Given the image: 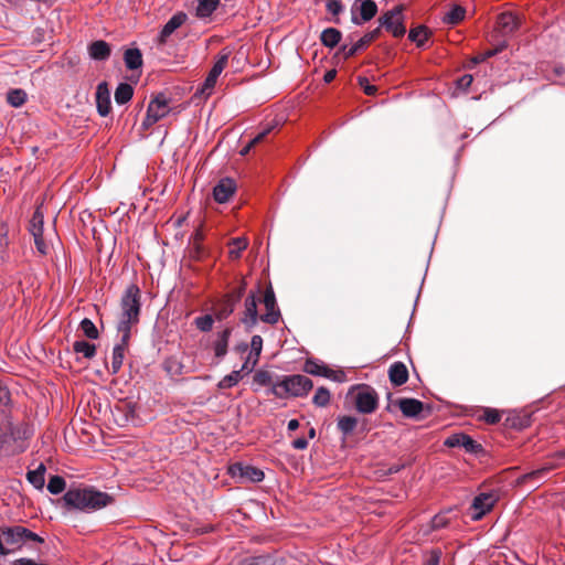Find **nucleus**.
Wrapping results in <instances>:
<instances>
[{
	"instance_id": "obj_1",
	"label": "nucleus",
	"mask_w": 565,
	"mask_h": 565,
	"mask_svg": "<svg viewBox=\"0 0 565 565\" xmlns=\"http://www.w3.org/2000/svg\"><path fill=\"white\" fill-rule=\"evenodd\" d=\"M140 299L141 292L137 285L131 284L125 289L120 301L121 313L117 324V331L119 334H124V338L130 337L132 326L139 321Z\"/></svg>"
},
{
	"instance_id": "obj_2",
	"label": "nucleus",
	"mask_w": 565,
	"mask_h": 565,
	"mask_svg": "<svg viewBox=\"0 0 565 565\" xmlns=\"http://www.w3.org/2000/svg\"><path fill=\"white\" fill-rule=\"evenodd\" d=\"M65 504L70 508L85 512L103 509L111 503L113 498L90 488L70 489L63 497Z\"/></svg>"
},
{
	"instance_id": "obj_3",
	"label": "nucleus",
	"mask_w": 565,
	"mask_h": 565,
	"mask_svg": "<svg viewBox=\"0 0 565 565\" xmlns=\"http://www.w3.org/2000/svg\"><path fill=\"white\" fill-rule=\"evenodd\" d=\"M313 387L312 381L301 374H294L282 376L279 381L275 382L273 387L267 390V395H274L278 398L286 396L301 397L306 396Z\"/></svg>"
},
{
	"instance_id": "obj_4",
	"label": "nucleus",
	"mask_w": 565,
	"mask_h": 565,
	"mask_svg": "<svg viewBox=\"0 0 565 565\" xmlns=\"http://www.w3.org/2000/svg\"><path fill=\"white\" fill-rule=\"evenodd\" d=\"M6 546L12 550V553L20 550L28 542L43 543V539L36 533L21 525L1 527Z\"/></svg>"
},
{
	"instance_id": "obj_5",
	"label": "nucleus",
	"mask_w": 565,
	"mask_h": 565,
	"mask_svg": "<svg viewBox=\"0 0 565 565\" xmlns=\"http://www.w3.org/2000/svg\"><path fill=\"white\" fill-rule=\"evenodd\" d=\"M403 10V6H396L393 9L383 13L379 19V28H384L386 31L391 32L392 35L395 38L403 36L406 33Z\"/></svg>"
},
{
	"instance_id": "obj_6",
	"label": "nucleus",
	"mask_w": 565,
	"mask_h": 565,
	"mask_svg": "<svg viewBox=\"0 0 565 565\" xmlns=\"http://www.w3.org/2000/svg\"><path fill=\"white\" fill-rule=\"evenodd\" d=\"M170 110L171 108L168 98L163 94H159L149 103L141 127L145 130L149 129L156 122L164 118Z\"/></svg>"
},
{
	"instance_id": "obj_7",
	"label": "nucleus",
	"mask_w": 565,
	"mask_h": 565,
	"mask_svg": "<svg viewBox=\"0 0 565 565\" xmlns=\"http://www.w3.org/2000/svg\"><path fill=\"white\" fill-rule=\"evenodd\" d=\"M499 500V493L495 490L481 492L475 497L470 505V518L472 521L481 520L488 512L492 510Z\"/></svg>"
},
{
	"instance_id": "obj_8",
	"label": "nucleus",
	"mask_w": 565,
	"mask_h": 565,
	"mask_svg": "<svg viewBox=\"0 0 565 565\" xmlns=\"http://www.w3.org/2000/svg\"><path fill=\"white\" fill-rule=\"evenodd\" d=\"M377 13V6L373 0H355L351 8V21L355 25L372 20Z\"/></svg>"
},
{
	"instance_id": "obj_9",
	"label": "nucleus",
	"mask_w": 565,
	"mask_h": 565,
	"mask_svg": "<svg viewBox=\"0 0 565 565\" xmlns=\"http://www.w3.org/2000/svg\"><path fill=\"white\" fill-rule=\"evenodd\" d=\"M355 407L362 414H371L377 408L376 392L366 386L363 387L355 396Z\"/></svg>"
},
{
	"instance_id": "obj_10",
	"label": "nucleus",
	"mask_w": 565,
	"mask_h": 565,
	"mask_svg": "<svg viewBox=\"0 0 565 565\" xmlns=\"http://www.w3.org/2000/svg\"><path fill=\"white\" fill-rule=\"evenodd\" d=\"M266 312L260 316V321L276 324L280 319V311L277 307L275 292L271 287L267 288L263 299Z\"/></svg>"
},
{
	"instance_id": "obj_11",
	"label": "nucleus",
	"mask_w": 565,
	"mask_h": 565,
	"mask_svg": "<svg viewBox=\"0 0 565 565\" xmlns=\"http://www.w3.org/2000/svg\"><path fill=\"white\" fill-rule=\"evenodd\" d=\"M522 24V17L514 12H503L497 20L498 30L503 36L513 34Z\"/></svg>"
},
{
	"instance_id": "obj_12",
	"label": "nucleus",
	"mask_w": 565,
	"mask_h": 565,
	"mask_svg": "<svg viewBox=\"0 0 565 565\" xmlns=\"http://www.w3.org/2000/svg\"><path fill=\"white\" fill-rule=\"evenodd\" d=\"M444 444L449 448L462 447L467 452L470 454H478L482 450V446L480 444L475 441L470 436L462 433L450 435Z\"/></svg>"
},
{
	"instance_id": "obj_13",
	"label": "nucleus",
	"mask_w": 565,
	"mask_h": 565,
	"mask_svg": "<svg viewBox=\"0 0 565 565\" xmlns=\"http://www.w3.org/2000/svg\"><path fill=\"white\" fill-rule=\"evenodd\" d=\"M245 310L241 319L247 330H252L260 320L257 311V297L255 292H250L245 299Z\"/></svg>"
},
{
	"instance_id": "obj_14",
	"label": "nucleus",
	"mask_w": 565,
	"mask_h": 565,
	"mask_svg": "<svg viewBox=\"0 0 565 565\" xmlns=\"http://www.w3.org/2000/svg\"><path fill=\"white\" fill-rule=\"evenodd\" d=\"M236 191V183L231 178L221 179L213 189V198L217 203H225Z\"/></svg>"
},
{
	"instance_id": "obj_15",
	"label": "nucleus",
	"mask_w": 565,
	"mask_h": 565,
	"mask_svg": "<svg viewBox=\"0 0 565 565\" xmlns=\"http://www.w3.org/2000/svg\"><path fill=\"white\" fill-rule=\"evenodd\" d=\"M96 107L102 117H106L111 109L110 92L106 82H102L96 88Z\"/></svg>"
},
{
	"instance_id": "obj_16",
	"label": "nucleus",
	"mask_w": 565,
	"mask_h": 565,
	"mask_svg": "<svg viewBox=\"0 0 565 565\" xmlns=\"http://www.w3.org/2000/svg\"><path fill=\"white\" fill-rule=\"evenodd\" d=\"M303 371L311 375L323 376L327 379H332L334 381H341V376L338 375L334 371L330 370L324 364H320L313 360H307L303 365Z\"/></svg>"
},
{
	"instance_id": "obj_17",
	"label": "nucleus",
	"mask_w": 565,
	"mask_h": 565,
	"mask_svg": "<svg viewBox=\"0 0 565 565\" xmlns=\"http://www.w3.org/2000/svg\"><path fill=\"white\" fill-rule=\"evenodd\" d=\"M188 19V15L184 12H178L173 14L168 22L163 25L159 41L160 43H166L167 39L179 29Z\"/></svg>"
},
{
	"instance_id": "obj_18",
	"label": "nucleus",
	"mask_w": 565,
	"mask_h": 565,
	"mask_svg": "<svg viewBox=\"0 0 565 565\" xmlns=\"http://www.w3.org/2000/svg\"><path fill=\"white\" fill-rule=\"evenodd\" d=\"M130 337L124 338V334H120V341L117 343L113 349V356H111V373L117 374L124 362L125 358V351L128 347Z\"/></svg>"
},
{
	"instance_id": "obj_19",
	"label": "nucleus",
	"mask_w": 565,
	"mask_h": 565,
	"mask_svg": "<svg viewBox=\"0 0 565 565\" xmlns=\"http://www.w3.org/2000/svg\"><path fill=\"white\" fill-rule=\"evenodd\" d=\"M243 288H241L235 296H231L224 299L216 309L215 318L217 320H224L228 318L233 313L236 303L241 300Z\"/></svg>"
},
{
	"instance_id": "obj_20",
	"label": "nucleus",
	"mask_w": 565,
	"mask_h": 565,
	"mask_svg": "<svg viewBox=\"0 0 565 565\" xmlns=\"http://www.w3.org/2000/svg\"><path fill=\"white\" fill-rule=\"evenodd\" d=\"M388 377L393 385L401 386L408 380V371L404 363L395 362L390 366Z\"/></svg>"
},
{
	"instance_id": "obj_21",
	"label": "nucleus",
	"mask_w": 565,
	"mask_h": 565,
	"mask_svg": "<svg viewBox=\"0 0 565 565\" xmlns=\"http://www.w3.org/2000/svg\"><path fill=\"white\" fill-rule=\"evenodd\" d=\"M397 404L405 417H416L424 408V404L415 398H401Z\"/></svg>"
},
{
	"instance_id": "obj_22",
	"label": "nucleus",
	"mask_w": 565,
	"mask_h": 565,
	"mask_svg": "<svg viewBox=\"0 0 565 565\" xmlns=\"http://www.w3.org/2000/svg\"><path fill=\"white\" fill-rule=\"evenodd\" d=\"M231 334V328H225L223 331L217 333V337L212 345L214 354L217 359H223L226 355Z\"/></svg>"
},
{
	"instance_id": "obj_23",
	"label": "nucleus",
	"mask_w": 565,
	"mask_h": 565,
	"mask_svg": "<svg viewBox=\"0 0 565 565\" xmlns=\"http://www.w3.org/2000/svg\"><path fill=\"white\" fill-rule=\"evenodd\" d=\"M89 56L95 61H106L110 55V46L103 40L95 41L88 46Z\"/></svg>"
},
{
	"instance_id": "obj_24",
	"label": "nucleus",
	"mask_w": 565,
	"mask_h": 565,
	"mask_svg": "<svg viewBox=\"0 0 565 565\" xmlns=\"http://www.w3.org/2000/svg\"><path fill=\"white\" fill-rule=\"evenodd\" d=\"M239 471L241 477L252 481V482H260L263 481L265 475L262 470L253 467V466H243L237 465L233 468V473L235 475V470Z\"/></svg>"
},
{
	"instance_id": "obj_25",
	"label": "nucleus",
	"mask_w": 565,
	"mask_h": 565,
	"mask_svg": "<svg viewBox=\"0 0 565 565\" xmlns=\"http://www.w3.org/2000/svg\"><path fill=\"white\" fill-rule=\"evenodd\" d=\"M45 471L44 463H40L36 469L26 472V479L35 489L42 490L45 484Z\"/></svg>"
},
{
	"instance_id": "obj_26",
	"label": "nucleus",
	"mask_w": 565,
	"mask_h": 565,
	"mask_svg": "<svg viewBox=\"0 0 565 565\" xmlns=\"http://www.w3.org/2000/svg\"><path fill=\"white\" fill-rule=\"evenodd\" d=\"M342 39V33L335 28H328L321 32V43L330 49L335 47Z\"/></svg>"
},
{
	"instance_id": "obj_27",
	"label": "nucleus",
	"mask_w": 565,
	"mask_h": 565,
	"mask_svg": "<svg viewBox=\"0 0 565 565\" xmlns=\"http://www.w3.org/2000/svg\"><path fill=\"white\" fill-rule=\"evenodd\" d=\"M125 65L128 70H137L142 65V54L139 49H128L124 54Z\"/></svg>"
},
{
	"instance_id": "obj_28",
	"label": "nucleus",
	"mask_w": 565,
	"mask_h": 565,
	"mask_svg": "<svg viewBox=\"0 0 565 565\" xmlns=\"http://www.w3.org/2000/svg\"><path fill=\"white\" fill-rule=\"evenodd\" d=\"M220 4V0H198L195 14L198 18L205 19L212 15Z\"/></svg>"
},
{
	"instance_id": "obj_29",
	"label": "nucleus",
	"mask_w": 565,
	"mask_h": 565,
	"mask_svg": "<svg viewBox=\"0 0 565 565\" xmlns=\"http://www.w3.org/2000/svg\"><path fill=\"white\" fill-rule=\"evenodd\" d=\"M134 95V88L130 84L120 83L115 90V100L119 105L128 103Z\"/></svg>"
},
{
	"instance_id": "obj_30",
	"label": "nucleus",
	"mask_w": 565,
	"mask_h": 565,
	"mask_svg": "<svg viewBox=\"0 0 565 565\" xmlns=\"http://www.w3.org/2000/svg\"><path fill=\"white\" fill-rule=\"evenodd\" d=\"M466 9L461 6H454L444 17V22L447 24H458L465 19Z\"/></svg>"
},
{
	"instance_id": "obj_31",
	"label": "nucleus",
	"mask_w": 565,
	"mask_h": 565,
	"mask_svg": "<svg viewBox=\"0 0 565 565\" xmlns=\"http://www.w3.org/2000/svg\"><path fill=\"white\" fill-rule=\"evenodd\" d=\"M231 52L227 50H222L216 57V61L213 65V67L210 71V74L213 76H220L224 68L227 65L228 58H230Z\"/></svg>"
},
{
	"instance_id": "obj_32",
	"label": "nucleus",
	"mask_w": 565,
	"mask_h": 565,
	"mask_svg": "<svg viewBox=\"0 0 565 565\" xmlns=\"http://www.w3.org/2000/svg\"><path fill=\"white\" fill-rule=\"evenodd\" d=\"M358 425V419L353 416H341L338 419V429L344 435L349 436L353 433Z\"/></svg>"
},
{
	"instance_id": "obj_33",
	"label": "nucleus",
	"mask_w": 565,
	"mask_h": 565,
	"mask_svg": "<svg viewBox=\"0 0 565 565\" xmlns=\"http://www.w3.org/2000/svg\"><path fill=\"white\" fill-rule=\"evenodd\" d=\"M73 349L76 353L82 354L86 359H92L96 354V347L84 340L75 341Z\"/></svg>"
},
{
	"instance_id": "obj_34",
	"label": "nucleus",
	"mask_w": 565,
	"mask_h": 565,
	"mask_svg": "<svg viewBox=\"0 0 565 565\" xmlns=\"http://www.w3.org/2000/svg\"><path fill=\"white\" fill-rule=\"evenodd\" d=\"M43 225H44V215L41 212L40 207H38L30 221V233L32 235L43 234Z\"/></svg>"
},
{
	"instance_id": "obj_35",
	"label": "nucleus",
	"mask_w": 565,
	"mask_h": 565,
	"mask_svg": "<svg viewBox=\"0 0 565 565\" xmlns=\"http://www.w3.org/2000/svg\"><path fill=\"white\" fill-rule=\"evenodd\" d=\"M248 242L245 237H236L233 238L230 243V257L232 259H237L241 257V253L247 247Z\"/></svg>"
},
{
	"instance_id": "obj_36",
	"label": "nucleus",
	"mask_w": 565,
	"mask_h": 565,
	"mask_svg": "<svg viewBox=\"0 0 565 565\" xmlns=\"http://www.w3.org/2000/svg\"><path fill=\"white\" fill-rule=\"evenodd\" d=\"M243 379L241 371H232L230 374L225 375L217 384V387L221 390L234 387L239 383Z\"/></svg>"
},
{
	"instance_id": "obj_37",
	"label": "nucleus",
	"mask_w": 565,
	"mask_h": 565,
	"mask_svg": "<svg viewBox=\"0 0 565 565\" xmlns=\"http://www.w3.org/2000/svg\"><path fill=\"white\" fill-rule=\"evenodd\" d=\"M26 100V93L23 89H11L7 94V102L12 107H20Z\"/></svg>"
},
{
	"instance_id": "obj_38",
	"label": "nucleus",
	"mask_w": 565,
	"mask_h": 565,
	"mask_svg": "<svg viewBox=\"0 0 565 565\" xmlns=\"http://www.w3.org/2000/svg\"><path fill=\"white\" fill-rule=\"evenodd\" d=\"M408 39L417 44V46H424L428 39V30L426 26H417L412 29L408 33Z\"/></svg>"
},
{
	"instance_id": "obj_39",
	"label": "nucleus",
	"mask_w": 565,
	"mask_h": 565,
	"mask_svg": "<svg viewBox=\"0 0 565 565\" xmlns=\"http://www.w3.org/2000/svg\"><path fill=\"white\" fill-rule=\"evenodd\" d=\"M253 384L257 386H270L275 384L273 381V374L266 370H258L253 377Z\"/></svg>"
},
{
	"instance_id": "obj_40",
	"label": "nucleus",
	"mask_w": 565,
	"mask_h": 565,
	"mask_svg": "<svg viewBox=\"0 0 565 565\" xmlns=\"http://www.w3.org/2000/svg\"><path fill=\"white\" fill-rule=\"evenodd\" d=\"M263 349V339L260 335H253L250 340V352L252 356H254L252 361V367H255V365L258 363L259 355L262 353Z\"/></svg>"
},
{
	"instance_id": "obj_41",
	"label": "nucleus",
	"mask_w": 565,
	"mask_h": 565,
	"mask_svg": "<svg viewBox=\"0 0 565 565\" xmlns=\"http://www.w3.org/2000/svg\"><path fill=\"white\" fill-rule=\"evenodd\" d=\"M66 482L61 476H53L47 483V490L52 494H60L65 490Z\"/></svg>"
},
{
	"instance_id": "obj_42",
	"label": "nucleus",
	"mask_w": 565,
	"mask_h": 565,
	"mask_svg": "<svg viewBox=\"0 0 565 565\" xmlns=\"http://www.w3.org/2000/svg\"><path fill=\"white\" fill-rule=\"evenodd\" d=\"M330 392L326 387L321 386L319 387L312 398V403L318 407H324L330 402Z\"/></svg>"
},
{
	"instance_id": "obj_43",
	"label": "nucleus",
	"mask_w": 565,
	"mask_h": 565,
	"mask_svg": "<svg viewBox=\"0 0 565 565\" xmlns=\"http://www.w3.org/2000/svg\"><path fill=\"white\" fill-rule=\"evenodd\" d=\"M79 328L88 339L95 340L98 338V330L90 319L84 318L79 323Z\"/></svg>"
},
{
	"instance_id": "obj_44",
	"label": "nucleus",
	"mask_w": 565,
	"mask_h": 565,
	"mask_svg": "<svg viewBox=\"0 0 565 565\" xmlns=\"http://www.w3.org/2000/svg\"><path fill=\"white\" fill-rule=\"evenodd\" d=\"M380 35V28H376L367 33H365L361 39L355 42V45L359 50L365 49L371 42L376 40Z\"/></svg>"
},
{
	"instance_id": "obj_45",
	"label": "nucleus",
	"mask_w": 565,
	"mask_h": 565,
	"mask_svg": "<svg viewBox=\"0 0 565 565\" xmlns=\"http://www.w3.org/2000/svg\"><path fill=\"white\" fill-rule=\"evenodd\" d=\"M213 317L211 315H204L195 318V327L202 332H209L213 327Z\"/></svg>"
},
{
	"instance_id": "obj_46",
	"label": "nucleus",
	"mask_w": 565,
	"mask_h": 565,
	"mask_svg": "<svg viewBox=\"0 0 565 565\" xmlns=\"http://www.w3.org/2000/svg\"><path fill=\"white\" fill-rule=\"evenodd\" d=\"M271 130V127L263 130L262 132H259L257 136H255L242 150H241V154L242 156H246L250 149L253 147H255L257 143H259L260 141L264 140V138L269 134V131Z\"/></svg>"
},
{
	"instance_id": "obj_47",
	"label": "nucleus",
	"mask_w": 565,
	"mask_h": 565,
	"mask_svg": "<svg viewBox=\"0 0 565 565\" xmlns=\"http://www.w3.org/2000/svg\"><path fill=\"white\" fill-rule=\"evenodd\" d=\"M217 78H218L217 76H213L212 74L209 73L200 88V93L202 95L210 96L215 84H216Z\"/></svg>"
},
{
	"instance_id": "obj_48",
	"label": "nucleus",
	"mask_w": 565,
	"mask_h": 565,
	"mask_svg": "<svg viewBox=\"0 0 565 565\" xmlns=\"http://www.w3.org/2000/svg\"><path fill=\"white\" fill-rule=\"evenodd\" d=\"M481 418L484 419V422H487L488 424L493 425L500 422L501 415L497 409L484 408Z\"/></svg>"
},
{
	"instance_id": "obj_49",
	"label": "nucleus",
	"mask_w": 565,
	"mask_h": 565,
	"mask_svg": "<svg viewBox=\"0 0 565 565\" xmlns=\"http://www.w3.org/2000/svg\"><path fill=\"white\" fill-rule=\"evenodd\" d=\"M10 391L6 386L0 385V413H6L10 404Z\"/></svg>"
},
{
	"instance_id": "obj_50",
	"label": "nucleus",
	"mask_w": 565,
	"mask_h": 565,
	"mask_svg": "<svg viewBox=\"0 0 565 565\" xmlns=\"http://www.w3.org/2000/svg\"><path fill=\"white\" fill-rule=\"evenodd\" d=\"M359 47L354 44H352L351 46L347 45V44H343L340 46L339 51L337 52V56L339 55H342L343 58H349L353 55H355L358 52H359Z\"/></svg>"
},
{
	"instance_id": "obj_51",
	"label": "nucleus",
	"mask_w": 565,
	"mask_h": 565,
	"mask_svg": "<svg viewBox=\"0 0 565 565\" xmlns=\"http://www.w3.org/2000/svg\"><path fill=\"white\" fill-rule=\"evenodd\" d=\"M326 8L333 15H339L343 11V4L340 0H328Z\"/></svg>"
},
{
	"instance_id": "obj_52",
	"label": "nucleus",
	"mask_w": 565,
	"mask_h": 565,
	"mask_svg": "<svg viewBox=\"0 0 565 565\" xmlns=\"http://www.w3.org/2000/svg\"><path fill=\"white\" fill-rule=\"evenodd\" d=\"M507 46V43L502 42L494 50L486 51L484 53L480 54V61H486L487 58L494 56L495 54L502 52Z\"/></svg>"
},
{
	"instance_id": "obj_53",
	"label": "nucleus",
	"mask_w": 565,
	"mask_h": 565,
	"mask_svg": "<svg viewBox=\"0 0 565 565\" xmlns=\"http://www.w3.org/2000/svg\"><path fill=\"white\" fill-rule=\"evenodd\" d=\"M34 238V244L36 246V249L42 254L45 255L47 253V245L45 244L43 239V234L32 235Z\"/></svg>"
},
{
	"instance_id": "obj_54",
	"label": "nucleus",
	"mask_w": 565,
	"mask_h": 565,
	"mask_svg": "<svg viewBox=\"0 0 565 565\" xmlns=\"http://www.w3.org/2000/svg\"><path fill=\"white\" fill-rule=\"evenodd\" d=\"M448 520L445 515H435L431 520V527L434 530L443 529L447 525Z\"/></svg>"
},
{
	"instance_id": "obj_55",
	"label": "nucleus",
	"mask_w": 565,
	"mask_h": 565,
	"mask_svg": "<svg viewBox=\"0 0 565 565\" xmlns=\"http://www.w3.org/2000/svg\"><path fill=\"white\" fill-rule=\"evenodd\" d=\"M359 84L363 88L364 93L366 95H373L376 92V87L374 85H371L365 77L359 78Z\"/></svg>"
},
{
	"instance_id": "obj_56",
	"label": "nucleus",
	"mask_w": 565,
	"mask_h": 565,
	"mask_svg": "<svg viewBox=\"0 0 565 565\" xmlns=\"http://www.w3.org/2000/svg\"><path fill=\"white\" fill-rule=\"evenodd\" d=\"M473 77L470 74L462 75L458 81L457 85L459 88L466 90L469 88V86L472 84Z\"/></svg>"
},
{
	"instance_id": "obj_57",
	"label": "nucleus",
	"mask_w": 565,
	"mask_h": 565,
	"mask_svg": "<svg viewBox=\"0 0 565 565\" xmlns=\"http://www.w3.org/2000/svg\"><path fill=\"white\" fill-rule=\"evenodd\" d=\"M291 445L297 450H303L308 447V440L303 437H300L295 439Z\"/></svg>"
},
{
	"instance_id": "obj_58",
	"label": "nucleus",
	"mask_w": 565,
	"mask_h": 565,
	"mask_svg": "<svg viewBox=\"0 0 565 565\" xmlns=\"http://www.w3.org/2000/svg\"><path fill=\"white\" fill-rule=\"evenodd\" d=\"M439 561H440V553L437 551H433L430 553L429 557L427 558L426 564L427 565H438Z\"/></svg>"
},
{
	"instance_id": "obj_59",
	"label": "nucleus",
	"mask_w": 565,
	"mask_h": 565,
	"mask_svg": "<svg viewBox=\"0 0 565 565\" xmlns=\"http://www.w3.org/2000/svg\"><path fill=\"white\" fill-rule=\"evenodd\" d=\"M254 356H252V353H249L247 360L245 361V363L242 365L241 367V374L243 372H246V373H249L254 367H252V361H253Z\"/></svg>"
},
{
	"instance_id": "obj_60",
	"label": "nucleus",
	"mask_w": 565,
	"mask_h": 565,
	"mask_svg": "<svg viewBox=\"0 0 565 565\" xmlns=\"http://www.w3.org/2000/svg\"><path fill=\"white\" fill-rule=\"evenodd\" d=\"M11 553H12V550H9L6 546V543H4V540H3V535H2V531L0 530V555L6 556V555H9Z\"/></svg>"
},
{
	"instance_id": "obj_61",
	"label": "nucleus",
	"mask_w": 565,
	"mask_h": 565,
	"mask_svg": "<svg viewBox=\"0 0 565 565\" xmlns=\"http://www.w3.org/2000/svg\"><path fill=\"white\" fill-rule=\"evenodd\" d=\"M546 472H547V469L543 468V469L532 471V472L525 475L523 478L524 479L539 478V477L544 476Z\"/></svg>"
},
{
	"instance_id": "obj_62",
	"label": "nucleus",
	"mask_w": 565,
	"mask_h": 565,
	"mask_svg": "<svg viewBox=\"0 0 565 565\" xmlns=\"http://www.w3.org/2000/svg\"><path fill=\"white\" fill-rule=\"evenodd\" d=\"M335 76H337V71L330 70L324 74L323 79L326 83H331L335 78Z\"/></svg>"
},
{
	"instance_id": "obj_63",
	"label": "nucleus",
	"mask_w": 565,
	"mask_h": 565,
	"mask_svg": "<svg viewBox=\"0 0 565 565\" xmlns=\"http://www.w3.org/2000/svg\"><path fill=\"white\" fill-rule=\"evenodd\" d=\"M8 436L3 431L0 430V455L4 452V443L7 441Z\"/></svg>"
},
{
	"instance_id": "obj_64",
	"label": "nucleus",
	"mask_w": 565,
	"mask_h": 565,
	"mask_svg": "<svg viewBox=\"0 0 565 565\" xmlns=\"http://www.w3.org/2000/svg\"><path fill=\"white\" fill-rule=\"evenodd\" d=\"M298 427H299V422L297 419H290L288 422V430L294 431V430L298 429Z\"/></svg>"
}]
</instances>
